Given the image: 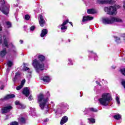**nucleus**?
Returning <instances> with one entry per match:
<instances>
[{
	"label": "nucleus",
	"instance_id": "obj_43",
	"mask_svg": "<svg viewBox=\"0 0 125 125\" xmlns=\"http://www.w3.org/2000/svg\"><path fill=\"white\" fill-rule=\"evenodd\" d=\"M113 6H115V7H116V9H117H117H119L121 8V6H120L119 5H115Z\"/></svg>",
	"mask_w": 125,
	"mask_h": 125
},
{
	"label": "nucleus",
	"instance_id": "obj_15",
	"mask_svg": "<svg viewBox=\"0 0 125 125\" xmlns=\"http://www.w3.org/2000/svg\"><path fill=\"white\" fill-rule=\"evenodd\" d=\"M42 80L44 83H50V77L48 76H45L43 77Z\"/></svg>",
	"mask_w": 125,
	"mask_h": 125
},
{
	"label": "nucleus",
	"instance_id": "obj_8",
	"mask_svg": "<svg viewBox=\"0 0 125 125\" xmlns=\"http://www.w3.org/2000/svg\"><path fill=\"white\" fill-rule=\"evenodd\" d=\"M38 19L40 26H41V27H43L45 24V21L44 20V19H43L42 15L39 14Z\"/></svg>",
	"mask_w": 125,
	"mask_h": 125
},
{
	"label": "nucleus",
	"instance_id": "obj_27",
	"mask_svg": "<svg viewBox=\"0 0 125 125\" xmlns=\"http://www.w3.org/2000/svg\"><path fill=\"white\" fill-rule=\"evenodd\" d=\"M30 15L27 14L24 16V19L26 20V21H28V20H30Z\"/></svg>",
	"mask_w": 125,
	"mask_h": 125
},
{
	"label": "nucleus",
	"instance_id": "obj_2",
	"mask_svg": "<svg viewBox=\"0 0 125 125\" xmlns=\"http://www.w3.org/2000/svg\"><path fill=\"white\" fill-rule=\"evenodd\" d=\"M115 22H123V20L120 18H117L113 16L103 19V23L104 24H113L115 23Z\"/></svg>",
	"mask_w": 125,
	"mask_h": 125
},
{
	"label": "nucleus",
	"instance_id": "obj_22",
	"mask_svg": "<svg viewBox=\"0 0 125 125\" xmlns=\"http://www.w3.org/2000/svg\"><path fill=\"white\" fill-rule=\"evenodd\" d=\"M38 58L41 62H43L45 60V57L42 55H39Z\"/></svg>",
	"mask_w": 125,
	"mask_h": 125
},
{
	"label": "nucleus",
	"instance_id": "obj_29",
	"mask_svg": "<svg viewBox=\"0 0 125 125\" xmlns=\"http://www.w3.org/2000/svg\"><path fill=\"white\" fill-rule=\"evenodd\" d=\"M10 125H19V124L18 123V122L14 121L10 123Z\"/></svg>",
	"mask_w": 125,
	"mask_h": 125
},
{
	"label": "nucleus",
	"instance_id": "obj_41",
	"mask_svg": "<svg viewBox=\"0 0 125 125\" xmlns=\"http://www.w3.org/2000/svg\"><path fill=\"white\" fill-rule=\"evenodd\" d=\"M2 42V36L0 35V44Z\"/></svg>",
	"mask_w": 125,
	"mask_h": 125
},
{
	"label": "nucleus",
	"instance_id": "obj_3",
	"mask_svg": "<svg viewBox=\"0 0 125 125\" xmlns=\"http://www.w3.org/2000/svg\"><path fill=\"white\" fill-rule=\"evenodd\" d=\"M38 102H39V106L42 110L44 109L45 105H46L47 102H48L47 101V98L44 99V96L43 94H40L38 96Z\"/></svg>",
	"mask_w": 125,
	"mask_h": 125
},
{
	"label": "nucleus",
	"instance_id": "obj_39",
	"mask_svg": "<svg viewBox=\"0 0 125 125\" xmlns=\"http://www.w3.org/2000/svg\"><path fill=\"white\" fill-rule=\"evenodd\" d=\"M33 95H30L29 97H28V100L29 101H32L33 100Z\"/></svg>",
	"mask_w": 125,
	"mask_h": 125
},
{
	"label": "nucleus",
	"instance_id": "obj_37",
	"mask_svg": "<svg viewBox=\"0 0 125 125\" xmlns=\"http://www.w3.org/2000/svg\"><path fill=\"white\" fill-rule=\"evenodd\" d=\"M121 72L124 76H125V68H123L121 70Z\"/></svg>",
	"mask_w": 125,
	"mask_h": 125
},
{
	"label": "nucleus",
	"instance_id": "obj_55",
	"mask_svg": "<svg viewBox=\"0 0 125 125\" xmlns=\"http://www.w3.org/2000/svg\"><path fill=\"white\" fill-rule=\"evenodd\" d=\"M14 52H15V50H13Z\"/></svg>",
	"mask_w": 125,
	"mask_h": 125
},
{
	"label": "nucleus",
	"instance_id": "obj_34",
	"mask_svg": "<svg viewBox=\"0 0 125 125\" xmlns=\"http://www.w3.org/2000/svg\"><path fill=\"white\" fill-rule=\"evenodd\" d=\"M62 30H67V29H68V26H66L65 25L64 26H62V27L61 28Z\"/></svg>",
	"mask_w": 125,
	"mask_h": 125
},
{
	"label": "nucleus",
	"instance_id": "obj_46",
	"mask_svg": "<svg viewBox=\"0 0 125 125\" xmlns=\"http://www.w3.org/2000/svg\"><path fill=\"white\" fill-rule=\"evenodd\" d=\"M48 121H49V119H48V118H46V119L44 120V123H46V122H48Z\"/></svg>",
	"mask_w": 125,
	"mask_h": 125
},
{
	"label": "nucleus",
	"instance_id": "obj_42",
	"mask_svg": "<svg viewBox=\"0 0 125 125\" xmlns=\"http://www.w3.org/2000/svg\"><path fill=\"white\" fill-rule=\"evenodd\" d=\"M96 83L98 84V85H99V86H101V84L100 83V82H98V81H96Z\"/></svg>",
	"mask_w": 125,
	"mask_h": 125
},
{
	"label": "nucleus",
	"instance_id": "obj_51",
	"mask_svg": "<svg viewBox=\"0 0 125 125\" xmlns=\"http://www.w3.org/2000/svg\"><path fill=\"white\" fill-rule=\"evenodd\" d=\"M122 36L123 38H125V33H124L123 34H122Z\"/></svg>",
	"mask_w": 125,
	"mask_h": 125
},
{
	"label": "nucleus",
	"instance_id": "obj_54",
	"mask_svg": "<svg viewBox=\"0 0 125 125\" xmlns=\"http://www.w3.org/2000/svg\"><path fill=\"white\" fill-rule=\"evenodd\" d=\"M91 53H92V52H93V51H90Z\"/></svg>",
	"mask_w": 125,
	"mask_h": 125
},
{
	"label": "nucleus",
	"instance_id": "obj_30",
	"mask_svg": "<svg viewBox=\"0 0 125 125\" xmlns=\"http://www.w3.org/2000/svg\"><path fill=\"white\" fill-rule=\"evenodd\" d=\"M6 24L7 26H8V28H11V22H10V21H7L6 22Z\"/></svg>",
	"mask_w": 125,
	"mask_h": 125
},
{
	"label": "nucleus",
	"instance_id": "obj_31",
	"mask_svg": "<svg viewBox=\"0 0 125 125\" xmlns=\"http://www.w3.org/2000/svg\"><path fill=\"white\" fill-rule=\"evenodd\" d=\"M68 61L69 62L68 63V66H71V65H74V63H73V62H72V61L70 59L68 60Z\"/></svg>",
	"mask_w": 125,
	"mask_h": 125
},
{
	"label": "nucleus",
	"instance_id": "obj_10",
	"mask_svg": "<svg viewBox=\"0 0 125 125\" xmlns=\"http://www.w3.org/2000/svg\"><path fill=\"white\" fill-rule=\"evenodd\" d=\"M15 98V95L14 94H7L3 98H1L0 100L1 101H4V100H8L9 99H12Z\"/></svg>",
	"mask_w": 125,
	"mask_h": 125
},
{
	"label": "nucleus",
	"instance_id": "obj_24",
	"mask_svg": "<svg viewBox=\"0 0 125 125\" xmlns=\"http://www.w3.org/2000/svg\"><path fill=\"white\" fill-rule=\"evenodd\" d=\"M7 65L8 67V68H11V67H12L13 65V62H12L9 61H8L7 63Z\"/></svg>",
	"mask_w": 125,
	"mask_h": 125
},
{
	"label": "nucleus",
	"instance_id": "obj_19",
	"mask_svg": "<svg viewBox=\"0 0 125 125\" xmlns=\"http://www.w3.org/2000/svg\"><path fill=\"white\" fill-rule=\"evenodd\" d=\"M87 112H93L94 113H96L98 112V110L96 108H94L93 107H89L86 109Z\"/></svg>",
	"mask_w": 125,
	"mask_h": 125
},
{
	"label": "nucleus",
	"instance_id": "obj_50",
	"mask_svg": "<svg viewBox=\"0 0 125 125\" xmlns=\"http://www.w3.org/2000/svg\"><path fill=\"white\" fill-rule=\"evenodd\" d=\"M123 7H124V8H125V1L124 2Z\"/></svg>",
	"mask_w": 125,
	"mask_h": 125
},
{
	"label": "nucleus",
	"instance_id": "obj_25",
	"mask_svg": "<svg viewBox=\"0 0 125 125\" xmlns=\"http://www.w3.org/2000/svg\"><path fill=\"white\" fill-rule=\"evenodd\" d=\"M88 121H89L90 123L92 124H95V119L94 118H88Z\"/></svg>",
	"mask_w": 125,
	"mask_h": 125
},
{
	"label": "nucleus",
	"instance_id": "obj_45",
	"mask_svg": "<svg viewBox=\"0 0 125 125\" xmlns=\"http://www.w3.org/2000/svg\"><path fill=\"white\" fill-rule=\"evenodd\" d=\"M3 88H4V85H1V86L0 87V89H1V90H2Z\"/></svg>",
	"mask_w": 125,
	"mask_h": 125
},
{
	"label": "nucleus",
	"instance_id": "obj_48",
	"mask_svg": "<svg viewBox=\"0 0 125 125\" xmlns=\"http://www.w3.org/2000/svg\"><path fill=\"white\" fill-rule=\"evenodd\" d=\"M68 23H69V24H70V25L73 27V22H69Z\"/></svg>",
	"mask_w": 125,
	"mask_h": 125
},
{
	"label": "nucleus",
	"instance_id": "obj_6",
	"mask_svg": "<svg viewBox=\"0 0 125 125\" xmlns=\"http://www.w3.org/2000/svg\"><path fill=\"white\" fill-rule=\"evenodd\" d=\"M0 2L2 4V9L0 7V10L5 15H8V13H9V9L6 6L4 5L5 4V1L4 0H0Z\"/></svg>",
	"mask_w": 125,
	"mask_h": 125
},
{
	"label": "nucleus",
	"instance_id": "obj_4",
	"mask_svg": "<svg viewBox=\"0 0 125 125\" xmlns=\"http://www.w3.org/2000/svg\"><path fill=\"white\" fill-rule=\"evenodd\" d=\"M32 65L36 69V71L38 72V73H39V70H41V71H43V70H44V64L43 63L41 64L40 61L37 59L33 60Z\"/></svg>",
	"mask_w": 125,
	"mask_h": 125
},
{
	"label": "nucleus",
	"instance_id": "obj_47",
	"mask_svg": "<svg viewBox=\"0 0 125 125\" xmlns=\"http://www.w3.org/2000/svg\"><path fill=\"white\" fill-rule=\"evenodd\" d=\"M11 44L12 45V48H15V46L12 43H11Z\"/></svg>",
	"mask_w": 125,
	"mask_h": 125
},
{
	"label": "nucleus",
	"instance_id": "obj_32",
	"mask_svg": "<svg viewBox=\"0 0 125 125\" xmlns=\"http://www.w3.org/2000/svg\"><path fill=\"white\" fill-rule=\"evenodd\" d=\"M25 83H26V80L23 79L21 81V85L22 86H24V84H25Z\"/></svg>",
	"mask_w": 125,
	"mask_h": 125
},
{
	"label": "nucleus",
	"instance_id": "obj_56",
	"mask_svg": "<svg viewBox=\"0 0 125 125\" xmlns=\"http://www.w3.org/2000/svg\"><path fill=\"white\" fill-rule=\"evenodd\" d=\"M46 112H48V110H46Z\"/></svg>",
	"mask_w": 125,
	"mask_h": 125
},
{
	"label": "nucleus",
	"instance_id": "obj_35",
	"mask_svg": "<svg viewBox=\"0 0 125 125\" xmlns=\"http://www.w3.org/2000/svg\"><path fill=\"white\" fill-rule=\"evenodd\" d=\"M22 87H23V86H22L21 85H20L16 87V89L17 90H20V89H21Z\"/></svg>",
	"mask_w": 125,
	"mask_h": 125
},
{
	"label": "nucleus",
	"instance_id": "obj_33",
	"mask_svg": "<svg viewBox=\"0 0 125 125\" xmlns=\"http://www.w3.org/2000/svg\"><path fill=\"white\" fill-rule=\"evenodd\" d=\"M22 69H23L24 72H25V71H28V70H29L30 68L24 65V66H23Z\"/></svg>",
	"mask_w": 125,
	"mask_h": 125
},
{
	"label": "nucleus",
	"instance_id": "obj_44",
	"mask_svg": "<svg viewBox=\"0 0 125 125\" xmlns=\"http://www.w3.org/2000/svg\"><path fill=\"white\" fill-rule=\"evenodd\" d=\"M120 41H121V38H118V39L116 40V42H120Z\"/></svg>",
	"mask_w": 125,
	"mask_h": 125
},
{
	"label": "nucleus",
	"instance_id": "obj_7",
	"mask_svg": "<svg viewBox=\"0 0 125 125\" xmlns=\"http://www.w3.org/2000/svg\"><path fill=\"white\" fill-rule=\"evenodd\" d=\"M99 4H114L116 3V1L114 0H97Z\"/></svg>",
	"mask_w": 125,
	"mask_h": 125
},
{
	"label": "nucleus",
	"instance_id": "obj_26",
	"mask_svg": "<svg viewBox=\"0 0 125 125\" xmlns=\"http://www.w3.org/2000/svg\"><path fill=\"white\" fill-rule=\"evenodd\" d=\"M20 121L22 124H26V119H25V118L21 117Z\"/></svg>",
	"mask_w": 125,
	"mask_h": 125
},
{
	"label": "nucleus",
	"instance_id": "obj_20",
	"mask_svg": "<svg viewBox=\"0 0 125 125\" xmlns=\"http://www.w3.org/2000/svg\"><path fill=\"white\" fill-rule=\"evenodd\" d=\"M6 53H7V52H6V49H5V48L4 49H3V50L0 52V56L2 58H3L5 55H6Z\"/></svg>",
	"mask_w": 125,
	"mask_h": 125
},
{
	"label": "nucleus",
	"instance_id": "obj_38",
	"mask_svg": "<svg viewBox=\"0 0 125 125\" xmlns=\"http://www.w3.org/2000/svg\"><path fill=\"white\" fill-rule=\"evenodd\" d=\"M116 101L117 102L118 104H120L121 102H120V98H119V97L117 96L116 97Z\"/></svg>",
	"mask_w": 125,
	"mask_h": 125
},
{
	"label": "nucleus",
	"instance_id": "obj_36",
	"mask_svg": "<svg viewBox=\"0 0 125 125\" xmlns=\"http://www.w3.org/2000/svg\"><path fill=\"white\" fill-rule=\"evenodd\" d=\"M35 29H36V26H35V25H32L30 27V31H34Z\"/></svg>",
	"mask_w": 125,
	"mask_h": 125
},
{
	"label": "nucleus",
	"instance_id": "obj_5",
	"mask_svg": "<svg viewBox=\"0 0 125 125\" xmlns=\"http://www.w3.org/2000/svg\"><path fill=\"white\" fill-rule=\"evenodd\" d=\"M105 12H107L109 15H116L118 13L117 11V7L113 6L104 7Z\"/></svg>",
	"mask_w": 125,
	"mask_h": 125
},
{
	"label": "nucleus",
	"instance_id": "obj_13",
	"mask_svg": "<svg viewBox=\"0 0 125 125\" xmlns=\"http://www.w3.org/2000/svg\"><path fill=\"white\" fill-rule=\"evenodd\" d=\"M68 122V117L67 116H63L60 122V125H63L64 124H66Z\"/></svg>",
	"mask_w": 125,
	"mask_h": 125
},
{
	"label": "nucleus",
	"instance_id": "obj_21",
	"mask_svg": "<svg viewBox=\"0 0 125 125\" xmlns=\"http://www.w3.org/2000/svg\"><path fill=\"white\" fill-rule=\"evenodd\" d=\"M19 78H20V73H19V72L16 73L15 76L13 80L14 83H16V81H17Z\"/></svg>",
	"mask_w": 125,
	"mask_h": 125
},
{
	"label": "nucleus",
	"instance_id": "obj_17",
	"mask_svg": "<svg viewBox=\"0 0 125 125\" xmlns=\"http://www.w3.org/2000/svg\"><path fill=\"white\" fill-rule=\"evenodd\" d=\"M87 13L88 14H95V13H97V12L95 9L91 8L87 10Z\"/></svg>",
	"mask_w": 125,
	"mask_h": 125
},
{
	"label": "nucleus",
	"instance_id": "obj_40",
	"mask_svg": "<svg viewBox=\"0 0 125 125\" xmlns=\"http://www.w3.org/2000/svg\"><path fill=\"white\" fill-rule=\"evenodd\" d=\"M121 84L124 86V88L125 89V81H123L121 82Z\"/></svg>",
	"mask_w": 125,
	"mask_h": 125
},
{
	"label": "nucleus",
	"instance_id": "obj_9",
	"mask_svg": "<svg viewBox=\"0 0 125 125\" xmlns=\"http://www.w3.org/2000/svg\"><path fill=\"white\" fill-rule=\"evenodd\" d=\"M13 107L11 105H9L7 106H5L1 108V111L2 114H6V113H8V112H10V110H12Z\"/></svg>",
	"mask_w": 125,
	"mask_h": 125
},
{
	"label": "nucleus",
	"instance_id": "obj_28",
	"mask_svg": "<svg viewBox=\"0 0 125 125\" xmlns=\"http://www.w3.org/2000/svg\"><path fill=\"white\" fill-rule=\"evenodd\" d=\"M68 23H69V20H66V21H63V22L61 25V26H65V25H67V24H68Z\"/></svg>",
	"mask_w": 125,
	"mask_h": 125
},
{
	"label": "nucleus",
	"instance_id": "obj_18",
	"mask_svg": "<svg viewBox=\"0 0 125 125\" xmlns=\"http://www.w3.org/2000/svg\"><path fill=\"white\" fill-rule=\"evenodd\" d=\"M3 43L5 46H6V47H7V48H8L9 45H8V43L7 42V40H6V36L3 35Z\"/></svg>",
	"mask_w": 125,
	"mask_h": 125
},
{
	"label": "nucleus",
	"instance_id": "obj_1",
	"mask_svg": "<svg viewBox=\"0 0 125 125\" xmlns=\"http://www.w3.org/2000/svg\"><path fill=\"white\" fill-rule=\"evenodd\" d=\"M113 100L112 97L109 95V93H103L102 95V98L99 99V101L101 105L103 106H108L109 103Z\"/></svg>",
	"mask_w": 125,
	"mask_h": 125
},
{
	"label": "nucleus",
	"instance_id": "obj_52",
	"mask_svg": "<svg viewBox=\"0 0 125 125\" xmlns=\"http://www.w3.org/2000/svg\"><path fill=\"white\" fill-rule=\"evenodd\" d=\"M20 42L21 43H23V40H20Z\"/></svg>",
	"mask_w": 125,
	"mask_h": 125
},
{
	"label": "nucleus",
	"instance_id": "obj_11",
	"mask_svg": "<svg viewBox=\"0 0 125 125\" xmlns=\"http://www.w3.org/2000/svg\"><path fill=\"white\" fill-rule=\"evenodd\" d=\"M22 94L25 95L26 97H28V96L30 95V90H29V88H28V87H25L23 88Z\"/></svg>",
	"mask_w": 125,
	"mask_h": 125
},
{
	"label": "nucleus",
	"instance_id": "obj_14",
	"mask_svg": "<svg viewBox=\"0 0 125 125\" xmlns=\"http://www.w3.org/2000/svg\"><path fill=\"white\" fill-rule=\"evenodd\" d=\"M15 105L20 106V109H25L26 108V106L20 103V101H16L15 102Z\"/></svg>",
	"mask_w": 125,
	"mask_h": 125
},
{
	"label": "nucleus",
	"instance_id": "obj_16",
	"mask_svg": "<svg viewBox=\"0 0 125 125\" xmlns=\"http://www.w3.org/2000/svg\"><path fill=\"white\" fill-rule=\"evenodd\" d=\"M48 33L47 29H43L40 35L41 38H43Z\"/></svg>",
	"mask_w": 125,
	"mask_h": 125
},
{
	"label": "nucleus",
	"instance_id": "obj_49",
	"mask_svg": "<svg viewBox=\"0 0 125 125\" xmlns=\"http://www.w3.org/2000/svg\"><path fill=\"white\" fill-rule=\"evenodd\" d=\"M0 31H2V27L0 26Z\"/></svg>",
	"mask_w": 125,
	"mask_h": 125
},
{
	"label": "nucleus",
	"instance_id": "obj_12",
	"mask_svg": "<svg viewBox=\"0 0 125 125\" xmlns=\"http://www.w3.org/2000/svg\"><path fill=\"white\" fill-rule=\"evenodd\" d=\"M93 17H90L89 16H83L82 20V22H87V21H91L93 20Z\"/></svg>",
	"mask_w": 125,
	"mask_h": 125
},
{
	"label": "nucleus",
	"instance_id": "obj_23",
	"mask_svg": "<svg viewBox=\"0 0 125 125\" xmlns=\"http://www.w3.org/2000/svg\"><path fill=\"white\" fill-rule=\"evenodd\" d=\"M113 118L115 120H117V121H119V120H121V119H122V116H121V115H120V114H117V115H114L113 116Z\"/></svg>",
	"mask_w": 125,
	"mask_h": 125
},
{
	"label": "nucleus",
	"instance_id": "obj_53",
	"mask_svg": "<svg viewBox=\"0 0 125 125\" xmlns=\"http://www.w3.org/2000/svg\"><path fill=\"white\" fill-rule=\"evenodd\" d=\"M69 42H71V40L70 39H68Z\"/></svg>",
	"mask_w": 125,
	"mask_h": 125
}]
</instances>
